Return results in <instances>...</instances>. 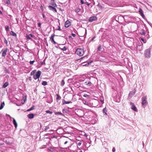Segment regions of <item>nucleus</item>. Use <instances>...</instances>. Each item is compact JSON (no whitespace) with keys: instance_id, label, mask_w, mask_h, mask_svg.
I'll return each mask as SVG.
<instances>
[{"instance_id":"obj_52","label":"nucleus","mask_w":152,"mask_h":152,"mask_svg":"<svg viewBox=\"0 0 152 152\" xmlns=\"http://www.w3.org/2000/svg\"><path fill=\"white\" fill-rule=\"evenodd\" d=\"M85 4H86L88 6H89L90 5V4L88 3V2H86L85 3Z\"/></svg>"},{"instance_id":"obj_32","label":"nucleus","mask_w":152,"mask_h":152,"mask_svg":"<svg viewBox=\"0 0 152 152\" xmlns=\"http://www.w3.org/2000/svg\"><path fill=\"white\" fill-rule=\"evenodd\" d=\"M45 112L47 113H50V114H52L53 113V112L52 111H50L49 110L46 111Z\"/></svg>"},{"instance_id":"obj_63","label":"nucleus","mask_w":152,"mask_h":152,"mask_svg":"<svg viewBox=\"0 0 152 152\" xmlns=\"http://www.w3.org/2000/svg\"><path fill=\"white\" fill-rule=\"evenodd\" d=\"M0 14H2V11L1 10H0Z\"/></svg>"},{"instance_id":"obj_17","label":"nucleus","mask_w":152,"mask_h":152,"mask_svg":"<svg viewBox=\"0 0 152 152\" xmlns=\"http://www.w3.org/2000/svg\"><path fill=\"white\" fill-rule=\"evenodd\" d=\"M103 113L104 114V115H107V108L106 107L104 108L102 110Z\"/></svg>"},{"instance_id":"obj_53","label":"nucleus","mask_w":152,"mask_h":152,"mask_svg":"<svg viewBox=\"0 0 152 152\" xmlns=\"http://www.w3.org/2000/svg\"><path fill=\"white\" fill-rule=\"evenodd\" d=\"M141 40L143 42H144V43H145V40L143 39V38H141Z\"/></svg>"},{"instance_id":"obj_43","label":"nucleus","mask_w":152,"mask_h":152,"mask_svg":"<svg viewBox=\"0 0 152 152\" xmlns=\"http://www.w3.org/2000/svg\"><path fill=\"white\" fill-rule=\"evenodd\" d=\"M83 96L87 98L89 96L87 94H85L83 95Z\"/></svg>"},{"instance_id":"obj_39","label":"nucleus","mask_w":152,"mask_h":152,"mask_svg":"<svg viewBox=\"0 0 152 152\" xmlns=\"http://www.w3.org/2000/svg\"><path fill=\"white\" fill-rule=\"evenodd\" d=\"M48 149L50 151H53V148L50 147Z\"/></svg>"},{"instance_id":"obj_49","label":"nucleus","mask_w":152,"mask_h":152,"mask_svg":"<svg viewBox=\"0 0 152 152\" xmlns=\"http://www.w3.org/2000/svg\"><path fill=\"white\" fill-rule=\"evenodd\" d=\"M62 112L63 113H64L66 112V110L65 109H64L63 110Z\"/></svg>"},{"instance_id":"obj_40","label":"nucleus","mask_w":152,"mask_h":152,"mask_svg":"<svg viewBox=\"0 0 152 152\" xmlns=\"http://www.w3.org/2000/svg\"><path fill=\"white\" fill-rule=\"evenodd\" d=\"M6 3L8 4H10V0H7L6 1Z\"/></svg>"},{"instance_id":"obj_26","label":"nucleus","mask_w":152,"mask_h":152,"mask_svg":"<svg viewBox=\"0 0 152 152\" xmlns=\"http://www.w3.org/2000/svg\"><path fill=\"white\" fill-rule=\"evenodd\" d=\"M57 97H56V99L57 100H59L61 99V97L60 96H59L58 94H56Z\"/></svg>"},{"instance_id":"obj_58","label":"nucleus","mask_w":152,"mask_h":152,"mask_svg":"<svg viewBox=\"0 0 152 152\" xmlns=\"http://www.w3.org/2000/svg\"><path fill=\"white\" fill-rule=\"evenodd\" d=\"M42 16H43V18H45V15H44V14H42Z\"/></svg>"},{"instance_id":"obj_12","label":"nucleus","mask_w":152,"mask_h":152,"mask_svg":"<svg viewBox=\"0 0 152 152\" xmlns=\"http://www.w3.org/2000/svg\"><path fill=\"white\" fill-rule=\"evenodd\" d=\"M136 92V90L135 89H134L133 91H130L129 94V96H132L133 95H134Z\"/></svg>"},{"instance_id":"obj_41","label":"nucleus","mask_w":152,"mask_h":152,"mask_svg":"<svg viewBox=\"0 0 152 152\" xmlns=\"http://www.w3.org/2000/svg\"><path fill=\"white\" fill-rule=\"evenodd\" d=\"M4 42L7 45V41L5 38H4Z\"/></svg>"},{"instance_id":"obj_10","label":"nucleus","mask_w":152,"mask_h":152,"mask_svg":"<svg viewBox=\"0 0 152 152\" xmlns=\"http://www.w3.org/2000/svg\"><path fill=\"white\" fill-rule=\"evenodd\" d=\"M70 22L69 20H67L65 23V26L67 28L70 25Z\"/></svg>"},{"instance_id":"obj_21","label":"nucleus","mask_w":152,"mask_h":152,"mask_svg":"<svg viewBox=\"0 0 152 152\" xmlns=\"http://www.w3.org/2000/svg\"><path fill=\"white\" fill-rule=\"evenodd\" d=\"M55 114L56 115H61L63 116H64V114H62L61 112H56V113H55Z\"/></svg>"},{"instance_id":"obj_30","label":"nucleus","mask_w":152,"mask_h":152,"mask_svg":"<svg viewBox=\"0 0 152 152\" xmlns=\"http://www.w3.org/2000/svg\"><path fill=\"white\" fill-rule=\"evenodd\" d=\"M140 33L141 34H142V35H145V31L143 30L141 31L140 32Z\"/></svg>"},{"instance_id":"obj_6","label":"nucleus","mask_w":152,"mask_h":152,"mask_svg":"<svg viewBox=\"0 0 152 152\" xmlns=\"http://www.w3.org/2000/svg\"><path fill=\"white\" fill-rule=\"evenodd\" d=\"M97 19V18L95 16H92L89 18L88 21L90 22H92L96 20Z\"/></svg>"},{"instance_id":"obj_3","label":"nucleus","mask_w":152,"mask_h":152,"mask_svg":"<svg viewBox=\"0 0 152 152\" xmlns=\"http://www.w3.org/2000/svg\"><path fill=\"white\" fill-rule=\"evenodd\" d=\"M147 99V97L146 96H145L142 98V104L143 107H145L148 104V102L146 100Z\"/></svg>"},{"instance_id":"obj_44","label":"nucleus","mask_w":152,"mask_h":152,"mask_svg":"<svg viewBox=\"0 0 152 152\" xmlns=\"http://www.w3.org/2000/svg\"><path fill=\"white\" fill-rule=\"evenodd\" d=\"M41 65L44 64H45V60L43 62H41Z\"/></svg>"},{"instance_id":"obj_16","label":"nucleus","mask_w":152,"mask_h":152,"mask_svg":"<svg viewBox=\"0 0 152 152\" xmlns=\"http://www.w3.org/2000/svg\"><path fill=\"white\" fill-rule=\"evenodd\" d=\"M92 62V61H90L89 62H84L83 63V64H84L83 66H87L91 64Z\"/></svg>"},{"instance_id":"obj_13","label":"nucleus","mask_w":152,"mask_h":152,"mask_svg":"<svg viewBox=\"0 0 152 152\" xmlns=\"http://www.w3.org/2000/svg\"><path fill=\"white\" fill-rule=\"evenodd\" d=\"M3 51L2 53V56L4 57H5L7 53V49H6V50L3 51V50H2Z\"/></svg>"},{"instance_id":"obj_1","label":"nucleus","mask_w":152,"mask_h":152,"mask_svg":"<svg viewBox=\"0 0 152 152\" xmlns=\"http://www.w3.org/2000/svg\"><path fill=\"white\" fill-rule=\"evenodd\" d=\"M76 53L79 56H82L84 53V51L83 49L78 48L75 51Z\"/></svg>"},{"instance_id":"obj_15","label":"nucleus","mask_w":152,"mask_h":152,"mask_svg":"<svg viewBox=\"0 0 152 152\" xmlns=\"http://www.w3.org/2000/svg\"><path fill=\"white\" fill-rule=\"evenodd\" d=\"M27 116L28 118L30 119H32L33 118L34 116V115L33 113L29 114L27 115Z\"/></svg>"},{"instance_id":"obj_50","label":"nucleus","mask_w":152,"mask_h":152,"mask_svg":"<svg viewBox=\"0 0 152 152\" xmlns=\"http://www.w3.org/2000/svg\"><path fill=\"white\" fill-rule=\"evenodd\" d=\"M72 35L74 37H75L76 36V35L73 33L72 34Z\"/></svg>"},{"instance_id":"obj_36","label":"nucleus","mask_w":152,"mask_h":152,"mask_svg":"<svg viewBox=\"0 0 152 152\" xmlns=\"http://www.w3.org/2000/svg\"><path fill=\"white\" fill-rule=\"evenodd\" d=\"M142 45V42L139 43H138L137 46L140 47Z\"/></svg>"},{"instance_id":"obj_24","label":"nucleus","mask_w":152,"mask_h":152,"mask_svg":"<svg viewBox=\"0 0 152 152\" xmlns=\"http://www.w3.org/2000/svg\"><path fill=\"white\" fill-rule=\"evenodd\" d=\"M102 48L101 47V46L100 45H99L98 46V48H97V50L99 51H102Z\"/></svg>"},{"instance_id":"obj_4","label":"nucleus","mask_w":152,"mask_h":152,"mask_svg":"<svg viewBox=\"0 0 152 152\" xmlns=\"http://www.w3.org/2000/svg\"><path fill=\"white\" fill-rule=\"evenodd\" d=\"M42 72L40 71H37L35 75H34L33 76V78L35 80H36L37 79L39 78L41 75Z\"/></svg>"},{"instance_id":"obj_61","label":"nucleus","mask_w":152,"mask_h":152,"mask_svg":"<svg viewBox=\"0 0 152 152\" xmlns=\"http://www.w3.org/2000/svg\"><path fill=\"white\" fill-rule=\"evenodd\" d=\"M57 8H58L59 9V10L61 11H62L63 10H61V8H58V7H57Z\"/></svg>"},{"instance_id":"obj_56","label":"nucleus","mask_w":152,"mask_h":152,"mask_svg":"<svg viewBox=\"0 0 152 152\" xmlns=\"http://www.w3.org/2000/svg\"><path fill=\"white\" fill-rule=\"evenodd\" d=\"M148 22V23L149 25H150L151 26H152V24L151 23L149 22Z\"/></svg>"},{"instance_id":"obj_18","label":"nucleus","mask_w":152,"mask_h":152,"mask_svg":"<svg viewBox=\"0 0 152 152\" xmlns=\"http://www.w3.org/2000/svg\"><path fill=\"white\" fill-rule=\"evenodd\" d=\"M9 85V83L8 82H5L3 85L2 88H5Z\"/></svg>"},{"instance_id":"obj_55","label":"nucleus","mask_w":152,"mask_h":152,"mask_svg":"<svg viewBox=\"0 0 152 152\" xmlns=\"http://www.w3.org/2000/svg\"><path fill=\"white\" fill-rule=\"evenodd\" d=\"M49 129V127H46V128L45 129V131H46V130Z\"/></svg>"},{"instance_id":"obj_9","label":"nucleus","mask_w":152,"mask_h":152,"mask_svg":"<svg viewBox=\"0 0 152 152\" xmlns=\"http://www.w3.org/2000/svg\"><path fill=\"white\" fill-rule=\"evenodd\" d=\"M54 36H55V35L54 34H52L50 37V39L51 40V41L52 42H53L54 44H56V43L54 39Z\"/></svg>"},{"instance_id":"obj_5","label":"nucleus","mask_w":152,"mask_h":152,"mask_svg":"<svg viewBox=\"0 0 152 152\" xmlns=\"http://www.w3.org/2000/svg\"><path fill=\"white\" fill-rule=\"evenodd\" d=\"M26 37L27 39H30L32 41H33V40L32 39L31 37L34 38V39H36V37H35V36L31 34H30L29 35H26Z\"/></svg>"},{"instance_id":"obj_14","label":"nucleus","mask_w":152,"mask_h":152,"mask_svg":"<svg viewBox=\"0 0 152 152\" xmlns=\"http://www.w3.org/2000/svg\"><path fill=\"white\" fill-rule=\"evenodd\" d=\"M12 119H13V124L14 125L15 127L16 128L17 127V126H18L17 123V122H16V121L14 118H12Z\"/></svg>"},{"instance_id":"obj_29","label":"nucleus","mask_w":152,"mask_h":152,"mask_svg":"<svg viewBox=\"0 0 152 152\" xmlns=\"http://www.w3.org/2000/svg\"><path fill=\"white\" fill-rule=\"evenodd\" d=\"M42 85L44 86L47 85V83L46 81H44L42 82Z\"/></svg>"},{"instance_id":"obj_64","label":"nucleus","mask_w":152,"mask_h":152,"mask_svg":"<svg viewBox=\"0 0 152 152\" xmlns=\"http://www.w3.org/2000/svg\"><path fill=\"white\" fill-rule=\"evenodd\" d=\"M100 101L102 102H103V101L102 100H101Z\"/></svg>"},{"instance_id":"obj_27","label":"nucleus","mask_w":152,"mask_h":152,"mask_svg":"<svg viewBox=\"0 0 152 152\" xmlns=\"http://www.w3.org/2000/svg\"><path fill=\"white\" fill-rule=\"evenodd\" d=\"M50 4L52 6H54V7H57V5L54 2H52V3Z\"/></svg>"},{"instance_id":"obj_19","label":"nucleus","mask_w":152,"mask_h":152,"mask_svg":"<svg viewBox=\"0 0 152 152\" xmlns=\"http://www.w3.org/2000/svg\"><path fill=\"white\" fill-rule=\"evenodd\" d=\"M72 103V102L71 101H66L64 100H63V104H68L69 103Z\"/></svg>"},{"instance_id":"obj_42","label":"nucleus","mask_w":152,"mask_h":152,"mask_svg":"<svg viewBox=\"0 0 152 152\" xmlns=\"http://www.w3.org/2000/svg\"><path fill=\"white\" fill-rule=\"evenodd\" d=\"M35 61H31L30 62V63L31 64V65H32V64H33V63H34V62Z\"/></svg>"},{"instance_id":"obj_2","label":"nucleus","mask_w":152,"mask_h":152,"mask_svg":"<svg viewBox=\"0 0 152 152\" xmlns=\"http://www.w3.org/2000/svg\"><path fill=\"white\" fill-rule=\"evenodd\" d=\"M151 48H149L148 49H146L144 53V55L146 58H150L151 56Z\"/></svg>"},{"instance_id":"obj_28","label":"nucleus","mask_w":152,"mask_h":152,"mask_svg":"<svg viewBox=\"0 0 152 152\" xmlns=\"http://www.w3.org/2000/svg\"><path fill=\"white\" fill-rule=\"evenodd\" d=\"M36 71V70H34L32 71L31 73V76L33 75L34 76V74L35 73Z\"/></svg>"},{"instance_id":"obj_60","label":"nucleus","mask_w":152,"mask_h":152,"mask_svg":"<svg viewBox=\"0 0 152 152\" xmlns=\"http://www.w3.org/2000/svg\"><path fill=\"white\" fill-rule=\"evenodd\" d=\"M29 80H31V77H29Z\"/></svg>"},{"instance_id":"obj_37","label":"nucleus","mask_w":152,"mask_h":152,"mask_svg":"<svg viewBox=\"0 0 152 152\" xmlns=\"http://www.w3.org/2000/svg\"><path fill=\"white\" fill-rule=\"evenodd\" d=\"M80 11V9L79 8H77L75 10V12H78Z\"/></svg>"},{"instance_id":"obj_7","label":"nucleus","mask_w":152,"mask_h":152,"mask_svg":"<svg viewBox=\"0 0 152 152\" xmlns=\"http://www.w3.org/2000/svg\"><path fill=\"white\" fill-rule=\"evenodd\" d=\"M130 104L132 106L131 108L133 110L136 112L137 111V110L136 107L135 106L134 104L133 103L131 102Z\"/></svg>"},{"instance_id":"obj_48","label":"nucleus","mask_w":152,"mask_h":152,"mask_svg":"<svg viewBox=\"0 0 152 152\" xmlns=\"http://www.w3.org/2000/svg\"><path fill=\"white\" fill-rule=\"evenodd\" d=\"M115 149L114 147L112 149L113 152H115Z\"/></svg>"},{"instance_id":"obj_33","label":"nucleus","mask_w":152,"mask_h":152,"mask_svg":"<svg viewBox=\"0 0 152 152\" xmlns=\"http://www.w3.org/2000/svg\"><path fill=\"white\" fill-rule=\"evenodd\" d=\"M23 100L24 102L23 103V102H22V104H23L26 100V96L25 97H23Z\"/></svg>"},{"instance_id":"obj_47","label":"nucleus","mask_w":152,"mask_h":152,"mask_svg":"<svg viewBox=\"0 0 152 152\" xmlns=\"http://www.w3.org/2000/svg\"><path fill=\"white\" fill-rule=\"evenodd\" d=\"M80 3L81 4H83L85 3L84 2L83 0H80Z\"/></svg>"},{"instance_id":"obj_35","label":"nucleus","mask_w":152,"mask_h":152,"mask_svg":"<svg viewBox=\"0 0 152 152\" xmlns=\"http://www.w3.org/2000/svg\"><path fill=\"white\" fill-rule=\"evenodd\" d=\"M137 49L139 50H141L142 49V47H139L138 46H137Z\"/></svg>"},{"instance_id":"obj_45","label":"nucleus","mask_w":152,"mask_h":152,"mask_svg":"<svg viewBox=\"0 0 152 152\" xmlns=\"http://www.w3.org/2000/svg\"><path fill=\"white\" fill-rule=\"evenodd\" d=\"M91 82H88V83H87V85H88V86H90L91 85Z\"/></svg>"},{"instance_id":"obj_25","label":"nucleus","mask_w":152,"mask_h":152,"mask_svg":"<svg viewBox=\"0 0 152 152\" xmlns=\"http://www.w3.org/2000/svg\"><path fill=\"white\" fill-rule=\"evenodd\" d=\"M34 107H35L34 106H33L32 107H31L30 108H29V109H28L27 110V111H31V110H34Z\"/></svg>"},{"instance_id":"obj_31","label":"nucleus","mask_w":152,"mask_h":152,"mask_svg":"<svg viewBox=\"0 0 152 152\" xmlns=\"http://www.w3.org/2000/svg\"><path fill=\"white\" fill-rule=\"evenodd\" d=\"M65 84V82L64 80H62L61 82V86H63Z\"/></svg>"},{"instance_id":"obj_62","label":"nucleus","mask_w":152,"mask_h":152,"mask_svg":"<svg viewBox=\"0 0 152 152\" xmlns=\"http://www.w3.org/2000/svg\"><path fill=\"white\" fill-rule=\"evenodd\" d=\"M67 142H68L67 141H66V142H65L64 144H66V143H67Z\"/></svg>"},{"instance_id":"obj_22","label":"nucleus","mask_w":152,"mask_h":152,"mask_svg":"<svg viewBox=\"0 0 152 152\" xmlns=\"http://www.w3.org/2000/svg\"><path fill=\"white\" fill-rule=\"evenodd\" d=\"M58 48L64 51H66L67 49L66 48L65 46L64 47L62 48H61V47L59 46Z\"/></svg>"},{"instance_id":"obj_20","label":"nucleus","mask_w":152,"mask_h":152,"mask_svg":"<svg viewBox=\"0 0 152 152\" xmlns=\"http://www.w3.org/2000/svg\"><path fill=\"white\" fill-rule=\"evenodd\" d=\"M10 34L11 35L13 36L16 37L17 36L16 34L12 31H10Z\"/></svg>"},{"instance_id":"obj_54","label":"nucleus","mask_w":152,"mask_h":152,"mask_svg":"<svg viewBox=\"0 0 152 152\" xmlns=\"http://www.w3.org/2000/svg\"><path fill=\"white\" fill-rule=\"evenodd\" d=\"M58 30H59V31H61V28L59 26L58 27V29H57Z\"/></svg>"},{"instance_id":"obj_46","label":"nucleus","mask_w":152,"mask_h":152,"mask_svg":"<svg viewBox=\"0 0 152 152\" xmlns=\"http://www.w3.org/2000/svg\"><path fill=\"white\" fill-rule=\"evenodd\" d=\"M82 144V142L81 141H80L79 142L78 144H77V145L79 146H80L81 145V144Z\"/></svg>"},{"instance_id":"obj_8","label":"nucleus","mask_w":152,"mask_h":152,"mask_svg":"<svg viewBox=\"0 0 152 152\" xmlns=\"http://www.w3.org/2000/svg\"><path fill=\"white\" fill-rule=\"evenodd\" d=\"M48 7L50 10H52L54 12H57V10L56 9V8L54 7H53L52 6H51L50 5H49L48 6Z\"/></svg>"},{"instance_id":"obj_38","label":"nucleus","mask_w":152,"mask_h":152,"mask_svg":"<svg viewBox=\"0 0 152 152\" xmlns=\"http://www.w3.org/2000/svg\"><path fill=\"white\" fill-rule=\"evenodd\" d=\"M97 6L100 9H102L103 7L102 6L100 5L99 4L97 5Z\"/></svg>"},{"instance_id":"obj_23","label":"nucleus","mask_w":152,"mask_h":152,"mask_svg":"<svg viewBox=\"0 0 152 152\" xmlns=\"http://www.w3.org/2000/svg\"><path fill=\"white\" fill-rule=\"evenodd\" d=\"M4 105V102H3L1 104V105L0 106V110L2 109L3 108Z\"/></svg>"},{"instance_id":"obj_59","label":"nucleus","mask_w":152,"mask_h":152,"mask_svg":"<svg viewBox=\"0 0 152 152\" xmlns=\"http://www.w3.org/2000/svg\"><path fill=\"white\" fill-rule=\"evenodd\" d=\"M87 57V56H84V57H82V58H81V59H83V58H85V57Z\"/></svg>"},{"instance_id":"obj_51","label":"nucleus","mask_w":152,"mask_h":152,"mask_svg":"<svg viewBox=\"0 0 152 152\" xmlns=\"http://www.w3.org/2000/svg\"><path fill=\"white\" fill-rule=\"evenodd\" d=\"M41 23H39L38 24V25L39 27H40L41 26Z\"/></svg>"},{"instance_id":"obj_11","label":"nucleus","mask_w":152,"mask_h":152,"mask_svg":"<svg viewBox=\"0 0 152 152\" xmlns=\"http://www.w3.org/2000/svg\"><path fill=\"white\" fill-rule=\"evenodd\" d=\"M139 12L141 15L142 17L143 18L145 17V16L143 13V11L142 10L141 8H140L139 9Z\"/></svg>"},{"instance_id":"obj_34","label":"nucleus","mask_w":152,"mask_h":152,"mask_svg":"<svg viewBox=\"0 0 152 152\" xmlns=\"http://www.w3.org/2000/svg\"><path fill=\"white\" fill-rule=\"evenodd\" d=\"M9 26H5V29L7 31L9 30Z\"/></svg>"},{"instance_id":"obj_57","label":"nucleus","mask_w":152,"mask_h":152,"mask_svg":"<svg viewBox=\"0 0 152 152\" xmlns=\"http://www.w3.org/2000/svg\"><path fill=\"white\" fill-rule=\"evenodd\" d=\"M95 38V37H93L92 39H91V41H93L94 39Z\"/></svg>"}]
</instances>
